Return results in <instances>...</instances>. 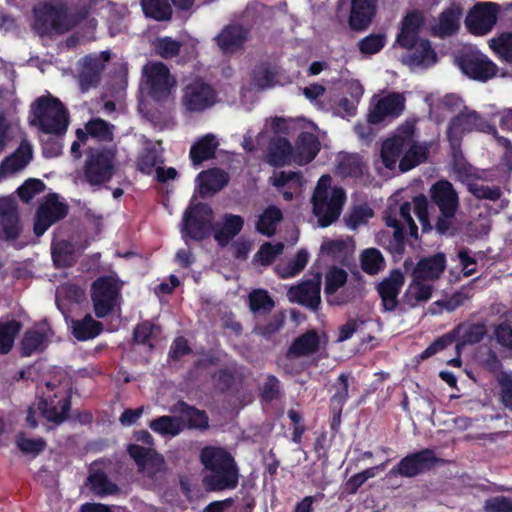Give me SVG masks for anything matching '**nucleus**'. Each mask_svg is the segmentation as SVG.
<instances>
[{
	"label": "nucleus",
	"instance_id": "obj_1",
	"mask_svg": "<svg viewBox=\"0 0 512 512\" xmlns=\"http://www.w3.org/2000/svg\"><path fill=\"white\" fill-rule=\"evenodd\" d=\"M331 176L322 175L313 191L312 212L320 227H328L338 220L346 201L343 188L331 185Z\"/></svg>",
	"mask_w": 512,
	"mask_h": 512
},
{
	"label": "nucleus",
	"instance_id": "obj_2",
	"mask_svg": "<svg viewBox=\"0 0 512 512\" xmlns=\"http://www.w3.org/2000/svg\"><path fill=\"white\" fill-rule=\"evenodd\" d=\"M422 22V16L419 13H409L405 17L401 32L397 37L400 46L414 49L412 55L407 57V62L410 65L428 66L435 62L436 55L429 41L418 38Z\"/></svg>",
	"mask_w": 512,
	"mask_h": 512
},
{
	"label": "nucleus",
	"instance_id": "obj_3",
	"mask_svg": "<svg viewBox=\"0 0 512 512\" xmlns=\"http://www.w3.org/2000/svg\"><path fill=\"white\" fill-rule=\"evenodd\" d=\"M31 124L46 134L62 135L68 127V114L56 98L40 97L32 105Z\"/></svg>",
	"mask_w": 512,
	"mask_h": 512
},
{
	"label": "nucleus",
	"instance_id": "obj_4",
	"mask_svg": "<svg viewBox=\"0 0 512 512\" xmlns=\"http://www.w3.org/2000/svg\"><path fill=\"white\" fill-rule=\"evenodd\" d=\"M43 399L39 402L38 408L30 407L28 409L26 421L32 428L37 426L36 413L39 412L48 421L54 423H61L67 417V412L70 407L67 391L64 388H59L57 392L52 393L56 385L51 382H46Z\"/></svg>",
	"mask_w": 512,
	"mask_h": 512
},
{
	"label": "nucleus",
	"instance_id": "obj_5",
	"mask_svg": "<svg viewBox=\"0 0 512 512\" xmlns=\"http://www.w3.org/2000/svg\"><path fill=\"white\" fill-rule=\"evenodd\" d=\"M430 198L435 204L443 219L437 223V229L445 232L448 229L447 219H452L459 208V197L453 185L447 180L434 183L429 191Z\"/></svg>",
	"mask_w": 512,
	"mask_h": 512
},
{
	"label": "nucleus",
	"instance_id": "obj_6",
	"mask_svg": "<svg viewBox=\"0 0 512 512\" xmlns=\"http://www.w3.org/2000/svg\"><path fill=\"white\" fill-rule=\"evenodd\" d=\"M120 284L113 276L98 278L91 287V299L98 318L107 316L117 305Z\"/></svg>",
	"mask_w": 512,
	"mask_h": 512
},
{
	"label": "nucleus",
	"instance_id": "obj_7",
	"mask_svg": "<svg viewBox=\"0 0 512 512\" xmlns=\"http://www.w3.org/2000/svg\"><path fill=\"white\" fill-rule=\"evenodd\" d=\"M471 131H481L497 135L496 129L483 117H481L476 111L465 107L452 119L448 127L447 134L451 145L453 147L458 145L461 136L465 132Z\"/></svg>",
	"mask_w": 512,
	"mask_h": 512
},
{
	"label": "nucleus",
	"instance_id": "obj_8",
	"mask_svg": "<svg viewBox=\"0 0 512 512\" xmlns=\"http://www.w3.org/2000/svg\"><path fill=\"white\" fill-rule=\"evenodd\" d=\"M213 211L203 203L189 206L182 219V237H190L195 240L203 239L211 224Z\"/></svg>",
	"mask_w": 512,
	"mask_h": 512
},
{
	"label": "nucleus",
	"instance_id": "obj_9",
	"mask_svg": "<svg viewBox=\"0 0 512 512\" xmlns=\"http://www.w3.org/2000/svg\"><path fill=\"white\" fill-rule=\"evenodd\" d=\"M144 85L148 93L156 100H162L174 87V79L168 68L160 62H150L143 67Z\"/></svg>",
	"mask_w": 512,
	"mask_h": 512
},
{
	"label": "nucleus",
	"instance_id": "obj_10",
	"mask_svg": "<svg viewBox=\"0 0 512 512\" xmlns=\"http://www.w3.org/2000/svg\"><path fill=\"white\" fill-rule=\"evenodd\" d=\"M499 13V5L493 2H481L469 11L465 18L467 29L476 36H484L492 31Z\"/></svg>",
	"mask_w": 512,
	"mask_h": 512
},
{
	"label": "nucleus",
	"instance_id": "obj_11",
	"mask_svg": "<svg viewBox=\"0 0 512 512\" xmlns=\"http://www.w3.org/2000/svg\"><path fill=\"white\" fill-rule=\"evenodd\" d=\"M461 71L469 78L485 82L497 73V66L485 54L471 50L459 60Z\"/></svg>",
	"mask_w": 512,
	"mask_h": 512
},
{
	"label": "nucleus",
	"instance_id": "obj_12",
	"mask_svg": "<svg viewBox=\"0 0 512 512\" xmlns=\"http://www.w3.org/2000/svg\"><path fill=\"white\" fill-rule=\"evenodd\" d=\"M115 155L110 150L92 152L86 162L85 178L91 185H99L111 179Z\"/></svg>",
	"mask_w": 512,
	"mask_h": 512
},
{
	"label": "nucleus",
	"instance_id": "obj_13",
	"mask_svg": "<svg viewBox=\"0 0 512 512\" xmlns=\"http://www.w3.org/2000/svg\"><path fill=\"white\" fill-rule=\"evenodd\" d=\"M67 210V205L59 201L57 195L46 196L37 210L34 224L35 234L37 236L43 235L51 225L66 216Z\"/></svg>",
	"mask_w": 512,
	"mask_h": 512
},
{
	"label": "nucleus",
	"instance_id": "obj_14",
	"mask_svg": "<svg viewBox=\"0 0 512 512\" xmlns=\"http://www.w3.org/2000/svg\"><path fill=\"white\" fill-rule=\"evenodd\" d=\"M437 458L430 449H424L404 457L397 466L390 471L391 475H400L403 477H415L422 472L429 470Z\"/></svg>",
	"mask_w": 512,
	"mask_h": 512
},
{
	"label": "nucleus",
	"instance_id": "obj_15",
	"mask_svg": "<svg viewBox=\"0 0 512 512\" xmlns=\"http://www.w3.org/2000/svg\"><path fill=\"white\" fill-rule=\"evenodd\" d=\"M373 101L374 104L368 116L372 124H377L388 117H398L405 107L404 96L397 92L374 97Z\"/></svg>",
	"mask_w": 512,
	"mask_h": 512
},
{
	"label": "nucleus",
	"instance_id": "obj_16",
	"mask_svg": "<svg viewBox=\"0 0 512 512\" xmlns=\"http://www.w3.org/2000/svg\"><path fill=\"white\" fill-rule=\"evenodd\" d=\"M215 102L213 89L201 82L195 81L189 84L182 97V104L188 111H203L211 107Z\"/></svg>",
	"mask_w": 512,
	"mask_h": 512
},
{
	"label": "nucleus",
	"instance_id": "obj_17",
	"mask_svg": "<svg viewBox=\"0 0 512 512\" xmlns=\"http://www.w3.org/2000/svg\"><path fill=\"white\" fill-rule=\"evenodd\" d=\"M320 287L321 277L317 274L312 279L291 287L287 292V297L290 302L316 309L321 301Z\"/></svg>",
	"mask_w": 512,
	"mask_h": 512
},
{
	"label": "nucleus",
	"instance_id": "obj_18",
	"mask_svg": "<svg viewBox=\"0 0 512 512\" xmlns=\"http://www.w3.org/2000/svg\"><path fill=\"white\" fill-rule=\"evenodd\" d=\"M411 134H413V127L408 125L382 144L381 157L387 168L393 169L395 167L399 156L409 145Z\"/></svg>",
	"mask_w": 512,
	"mask_h": 512
},
{
	"label": "nucleus",
	"instance_id": "obj_19",
	"mask_svg": "<svg viewBox=\"0 0 512 512\" xmlns=\"http://www.w3.org/2000/svg\"><path fill=\"white\" fill-rule=\"evenodd\" d=\"M238 479L237 467L204 469L203 484L210 491L234 489L238 485Z\"/></svg>",
	"mask_w": 512,
	"mask_h": 512
},
{
	"label": "nucleus",
	"instance_id": "obj_20",
	"mask_svg": "<svg viewBox=\"0 0 512 512\" xmlns=\"http://www.w3.org/2000/svg\"><path fill=\"white\" fill-rule=\"evenodd\" d=\"M32 157V145L28 141L22 140L17 150L2 161L0 165V178L21 172L30 163Z\"/></svg>",
	"mask_w": 512,
	"mask_h": 512
},
{
	"label": "nucleus",
	"instance_id": "obj_21",
	"mask_svg": "<svg viewBox=\"0 0 512 512\" xmlns=\"http://www.w3.org/2000/svg\"><path fill=\"white\" fill-rule=\"evenodd\" d=\"M321 149V143L317 136L308 131L299 134L294 150V162L296 165L304 166L315 159Z\"/></svg>",
	"mask_w": 512,
	"mask_h": 512
},
{
	"label": "nucleus",
	"instance_id": "obj_22",
	"mask_svg": "<svg viewBox=\"0 0 512 512\" xmlns=\"http://www.w3.org/2000/svg\"><path fill=\"white\" fill-rule=\"evenodd\" d=\"M129 454L136 461L139 469L148 476L156 475L163 469V457L151 448L130 445Z\"/></svg>",
	"mask_w": 512,
	"mask_h": 512
},
{
	"label": "nucleus",
	"instance_id": "obj_23",
	"mask_svg": "<svg viewBox=\"0 0 512 512\" xmlns=\"http://www.w3.org/2000/svg\"><path fill=\"white\" fill-rule=\"evenodd\" d=\"M266 160L275 167L295 164L293 145L285 137H275L270 141Z\"/></svg>",
	"mask_w": 512,
	"mask_h": 512
},
{
	"label": "nucleus",
	"instance_id": "obj_24",
	"mask_svg": "<svg viewBox=\"0 0 512 512\" xmlns=\"http://www.w3.org/2000/svg\"><path fill=\"white\" fill-rule=\"evenodd\" d=\"M19 233L16 202L12 198L0 199V237L15 238Z\"/></svg>",
	"mask_w": 512,
	"mask_h": 512
},
{
	"label": "nucleus",
	"instance_id": "obj_25",
	"mask_svg": "<svg viewBox=\"0 0 512 512\" xmlns=\"http://www.w3.org/2000/svg\"><path fill=\"white\" fill-rule=\"evenodd\" d=\"M444 269V255L438 254L420 260L412 272V277L433 284L443 273Z\"/></svg>",
	"mask_w": 512,
	"mask_h": 512
},
{
	"label": "nucleus",
	"instance_id": "obj_26",
	"mask_svg": "<svg viewBox=\"0 0 512 512\" xmlns=\"http://www.w3.org/2000/svg\"><path fill=\"white\" fill-rule=\"evenodd\" d=\"M247 39V31L238 25L225 27L215 38L216 43L224 54L239 50Z\"/></svg>",
	"mask_w": 512,
	"mask_h": 512
},
{
	"label": "nucleus",
	"instance_id": "obj_27",
	"mask_svg": "<svg viewBox=\"0 0 512 512\" xmlns=\"http://www.w3.org/2000/svg\"><path fill=\"white\" fill-rule=\"evenodd\" d=\"M46 21L57 31L65 32L74 27L80 18L70 12L65 5L45 7Z\"/></svg>",
	"mask_w": 512,
	"mask_h": 512
},
{
	"label": "nucleus",
	"instance_id": "obj_28",
	"mask_svg": "<svg viewBox=\"0 0 512 512\" xmlns=\"http://www.w3.org/2000/svg\"><path fill=\"white\" fill-rule=\"evenodd\" d=\"M403 283V274L400 271H393L388 278L378 285V292L386 310L391 311L396 307L397 296Z\"/></svg>",
	"mask_w": 512,
	"mask_h": 512
},
{
	"label": "nucleus",
	"instance_id": "obj_29",
	"mask_svg": "<svg viewBox=\"0 0 512 512\" xmlns=\"http://www.w3.org/2000/svg\"><path fill=\"white\" fill-rule=\"evenodd\" d=\"M375 0H351L350 26L362 30L370 23L375 8Z\"/></svg>",
	"mask_w": 512,
	"mask_h": 512
},
{
	"label": "nucleus",
	"instance_id": "obj_30",
	"mask_svg": "<svg viewBox=\"0 0 512 512\" xmlns=\"http://www.w3.org/2000/svg\"><path fill=\"white\" fill-rule=\"evenodd\" d=\"M204 469L237 467L233 457L223 448L205 447L200 454Z\"/></svg>",
	"mask_w": 512,
	"mask_h": 512
},
{
	"label": "nucleus",
	"instance_id": "obj_31",
	"mask_svg": "<svg viewBox=\"0 0 512 512\" xmlns=\"http://www.w3.org/2000/svg\"><path fill=\"white\" fill-rule=\"evenodd\" d=\"M461 16L460 7L452 5L440 14L438 22L432 28L433 33L439 37L452 35L459 28Z\"/></svg>",
	"mask_w": 512,
	"mask_h": 512
},
{
	"label": "nucleus",
	"instance_id": "obj_32",
	"mask_svg": "<svg viewBox=\"0 0 512 512\" xmlns=\"http://www.w3.org/2000/svg\"><path fill=\"white\" fill-rule=\"evenodd\" d=\"M244 220L239 215L226 214L222 225L214 226V238L220 245H226L243 228Z\"/></svg>",
	"mask_w": 512,
	"mask_h": 512
},
{
	"label": "nucleus",
	"instance_id": "obj_33",
	"mask_svg": "<svg viewBox=\"0 0 512 512\" xmlns=\"http://www.w3.org/2000/svg\"><path fill=\"white\" fill-rule=\"evenodd\" d=\"M433 290V284L412 277V281L406 289L404 299L408 305L415 307L427 302L431 298Z\"/></svg>",
	"mask_w": 512,
	"mask_h": 512
},
{
	"label": "nucleus",
	"instance_id": "obj_34",
	"mask_svg": "<svg viewBox=\"0 0 512 512\" xmlns=\"http://www.w3.org/2000/svg\"><path fill=\"white\" fill-rule=\"evenodd\" d=\"M319 347V337L315 331H308L294 340L287 352V358L293 359L315 353Z\"/></svg>",
	"mask_w": 512,
	"mask_h": 512
},
{
	"label": "nucleus",
	"instance_id": "obj_35",
	"mask_svg": "<svg viewBox=\"0 0 512 512\" xmlns=\"http://www.w3.org/2000/svg\"><path fill=\"white\" fill-rule=\"evenodd\" d=\"M413 134L409 136V145L405 149V154L399 162V168L406 172L424 162L427 159L429 148L425 144L413 143Z\"/></svg>",
	"mask_w": 512,
	"mask_h": 512
},
{
	"label": "nucleus",
	"instance_id": "obj_36",
	"mask_svg": "<svg viewBox=\"0 0 512 512\" xmlns=\"http://www.w3.org/2000/svg\"><path fill=\"white\" fill-rule=\"evenodd\" d=\"M347 281V273L345 270L331 267L325 276V288L324 293L327 297V301L330 304L340 305L344 301L339 300L336 296V291L341 288Z\"/></svg>",
	"mask_w": 512,
	"mask_h": 512
},
{
	"label": "nucleus",
	"instance_id": "obj_37",
	"mask_svg": "<svg viewBox=\"0 0 512 512\" xmlns=\"http://www.w3.org/2000/svg\"><path fill=\"white\" fill-rule=\"evenodd\" d=\"M73 336L79 341H86L97 337L102 331V324L87 314L82 319L72 320Z\"/></svg>",
	"mask_w": 512,
	"mask_h": 512
},
{
	"label": "nucleus",
	"instance_id": "obj_38",
	"mask_svg": "<svg viewBox=\"0 0 512 512\" xmlns=\"http://www.w3.org/2000/svg\"><path fill=\"white\" fill-rule=\"evenodd\" d=\"M218 147V142L213 134L203 136L190 150V157L195 165L212 158Z\"/></svg>",
	"mask_w": 512,
	"mask_h": 512
},
{
	"label": "nucleus",
	"instance_id": "obj_39",
	"mask_svg": "<svg viewBox=\"0 0 512 512\" xmlns=\"http://www.w3.org/2000/svg\"><path fill=\"white\" fill-rule=\"evenodd\" d=\"M198 180L200 182V193L202 195L215 193L226 185L227 174L223 170L213 169L201 172L198 175Z\"/></svg>",
	"mask_w": 512,
	"mask_h": 512
},
{
	"label": "nucleus",
	"instance_id": "obj_40",
	"mask_svg": "<svg viewBox=\"0 0 512 512\" xmlns=\"http://www.w3.org/2000/svg\"><path fill=\"white\" fill-rule=\"evenodd\" d=\"M282 217V212L278 207L269 206L258 215L255 228L263 235L272 236Z\"/></svg>",
	"mask_w": 512,
	"mask_h": 512
},
{
	"label": "nucleus",
	"instance_id": "obj_41",
	"mask_svg": "<svg viewBox=\"0 0 512 512\" xmlns=\"http://www.w3.org/2000/svg\"><path fill=\"white\" fill-rule=\"evenodd\" d=\"M149 427L163 436L174 437L183 430V421L178 416H161L150 422Z\"/></svg>",
	"mask_w": 512,
	"mask_h": 512
},
{
	"label": "nucleus",
	"instance_id": "obj_42",
	"mask_svg": "<svg viewBox=\"0 0 512 512\" xmlns=\"http://www.w3.org/2000/svg\"><path fill=\"white\" fill-rule=\"evenodd\" d=\"M272 130L280 135H288L295 132L298 128L316 130L317 126L304 119H285L275 117L270 121Z\"/></svg>",
	"mask_w": 512,
	"mask_h": 512
},
{
	"label": "nucleus",
	"instance_id": "obj_43",
	"mask_svg": "<svg viewBox=\"0 0 512 512\" xmlns=\"http://www.w3.org/2000/svg\"><path fill=\"white\" fill-rule=\"evenodd\" d=\"M84 69L79 76L80 88L83 92L97 85L101 65L99 61L93 57H85L83 60Z\"/></svg>",
	"mask_w": 512,
	"mask_h": 512
},
{
	"label": "nucleus",
	"instance_id": "obj_44",
	"mask_svg": "<svg viewBox=\"0 0 512 512\" xmlns=\"http://www.w3.org/2000/svg\"><path fill=\"white\" fill-rule=\"evenodd\" d=\"M488 45L496 56L503 62L512 63V33L503 32L492 37Z\"/></svg>",
	"mask_w": 512,
	"mask_h": 512
},
{
	"label": "nucleus",
	"instance_id": "obj_45",
	"mask_svg": "<svg viewBox=\"0 0 512 512\" xmlns=\"http://www.w3.org/2000/svg\"><path fill=\"white\" fill-rule=\"evenodd\" d=\"M309 254L306 250L301 249L297 252L295 258L284 264H278L275 267L276 273L281 278H291L299 274L307 265Z\"/></svg>",
	"mask_w": 512,
	"mask_h": 512
},
{
	"label": "nucleus",
	"instance_id": "obj_46",
	"mask_svg": "<svg viewBox=\"0 0 512 512\" xmlns=\"http://www.w3.org/2000/svg\"><path fill=\"white\" fill-rule=\"evenodd\" d=\"M52 257L56 266H69L75 260V248L67 240L54 241L52 244Z\"/></svg>",
	"mask_w": 512,
	"mask_h": 512
},
{
	"label": "nucleus",
	"instance_id": "obj_47",
	"mask_svg": "<svg viewBox=\"0 0 512 512\" xmlns=\"http://www.w3.org/2000/svg\"><path fill=\"white\" fill-rule=\"evenodd\" d=\"M361 268L370 275H375L384 269L385 260L383 255L376 248H368L361 253Z\"/></svg>",
	"mask_w": 512,
	"mask_h": 512
},
{
	"label": "nucleus",
	"instance_id": "obj_48",
	"mask_svg": "<svg viewBox=\"0 0 512 512\" xmlns=\"http://www.w3.org/2000/svg\"><path fill=\"white\" fill-rule=\"evenodd\" d=\"M270 183L278 188L287 187L294 191H301L304 185L302 176L299 172L280 171L275 172L269 179Z\"/></svg>",
	"mask_w": 512,
	"mask_h": 512
},
{
	"label": "nucleus",
	"instance_id": "obj_49",
	"mask_svg": "<svg viewBox=\"0 0 512 512\" xmlns=\"http://www.w3.org/2000/svg\"><path fill=\"white\" fill-rule=\"evenodd\" d=\"M179 418L183 421V428L189 426L192 428H206L208 420L204 412L187 406L184 403L179 404Z\"/></svg>",
	"mask_w": 512,
	"mask_h": 512
},
{
	"label": "nucleus",
	"instance_id": "obj_50",
	"mask_svg": "<svg viewBox=\"0 0 512 512\" xmlns=\"http://www.w3.org/2000/svg\"><path fill=\"white\" fill-rule=\"evenodd\" d=\"M363 163L358 155H342L339 157L336 172L342 177H358L363 173Z\"/></svg>",
	"mask_w": 512,
	"mask_h": 512
},
{
	"label": "nucleus",
	"instance_id": "obj_51",
	"mask_svg": "<svg viewBox=\"0 0 512 512\" xmlns=\"http://www.w3.org/2000/svg\"><path fill=\"white\" fill-rule=\"evenodd\" d=\"M20 329V323L15 320L0 322V353L6 354L10 351Z\"/></svg>",
	"mask_w": 512,
	"mask_h": 512
},
{
	"label": "nucleus",
	"instance_id": "obj_52",
	"mask_svg": "<svg viewBox=\"0 0 512 512\" xmlns=\"http://www.w3.org/2000/svg\"><path fill=\"white\" fill-rule=\"evenodd\" d=\"M46 335L38 330H29L22 340V354L30 356L32 353L42 351L46 346Z\"/></svg>",
	"mask_w": 512,
	"mask_h": 512
},
{
	"label": "nucleus",
	"instance_id": "obj_53",
	"mask_svg": "<svg viewBox=\"0 0 512 512\" xmlns=\"http://www.w3.org/2000/svg\"><path fill=\"white\" fill-rule=\"evenodd\" d=\"M19 133V122L14 117H7L0 112V152Z\"/></svg>",
	"mask_w": 512,
	"mask_h": 512
},
{
	"label": "nucleus",
	"instance_id": "obj_54",
	"mask_svg": "<svg viewBox=\"0 0 512 512\" xmlns=\"http://www.w3.org/2000/svg\"><path fill=\"white\" fill-rule=\"evenodd\" d=\"M142 8L146 16L155 20H167L171 15V8L167 0H143Z\"/></svg>",
	"mask_w": 512,
	"mask_h": 512
},
{
	"label": "nucleus",
	"instance_id": "obj_55",
	"mask_svg": "<svg viewBox=\"0 0 512 512\" xmlns=\"http://www.w3.org/2000/svg\"><path fill=\"white\" fill-rule=\"evenodd\" d=\"M283 249L284 244L281 242L276 244L269 242L264 243L254 255V261L263 266H268L276 259L277 256L282 254Z\"/></svg>",
	"mask_w": 512,
	"mask_h": 512
},
{
	"label": "nucleus",
	"instance_id": "obj_56",
	"mask_svg": "<svg viewBox=\"0 0 512 512\" xmlns=\"http://www.w3.org/2000/svg\"><path fill=\"white\" fill-rule=\"evenodd\" d=\"M374 216L373 210L368 205L354 207L345 217V222L350 229H357Z\"/></svg>",
	"mask_w": 512,
	"mask_h": 512
},
{
	"label": "nucleus",
	"instance_id": "obj_57",
	"mask_svg": "<svg viewBox=\"0 0 512 512\" xmlns=\"http://www.w3.org/2000/svg\"><path fill=\"white\" fill-rule=\"evenodd\" d=\"M91 490L99 496L111 495L117 492L118 488L110 482L104 474L95 473L89 477Z\"/></svg>",
	"mask_w": 512,
	"mask_h": 512
},
{
	"label": "nucleus",
	"instance_id": "obj_58",
	"mask_svg": "<svg viewBox=\"0 0 512 512\" xmlns=\"http://www.w3.org/2000/svg\"><path fill=\"white\" fill-rule=\"evenodd\" d=\"M467 187L469 192L478 199L495 201L501 197V190L497 186H487L477 182H469Z\"/></svg>",
	"mask_w": 512,
	"mask_h": 512
},
{
	"label": "nucleus",
	"instance_id": "obj_59",
	"mask_svg": "<svg viewBox=\"0 0 512 512\" xmlns=\"http://www.w3.org/2000/svg\"><path fill=\"white\" fill-rule=\"evenodd\" d=\"M348 386V377L341 374L335 384L336 392L331 398V405L335 411H342L343 405L349 396Z\"/></svg>",
	"mask_w": 512,
	"mask_h": 512
},
{
	"label": "nucleus",
	"instance_id": "obj_60",
	"mask_svg": "<svg viewBox=\"0 0 512 512\" xmlns=\"http://www.w3.org/2000/svg\"><path fill=\"white\" fill-rule=\"evenodd\" d=\"M16 446L26 454H38L43 451L46 443L42 438H27L24 434L20 433L15 439Z\"/></svg>",
	"mask_w": 512,
	"mask_h": 512
},
{
	"label": "nucleus",
	"instance_id": "obj_61",
	"mask_svg": "<svg viewBox=\"0 0 512 512\" xmlns=\"http://www.w3.org/2000/svg\"><path fill=\"white\" fill-rule=\"evenodd\" d=\"M45 189V184L39 180L30 178L26 180L19 188H18V195L19 197L25 201L28 202L32 198H34L36 195L42 193Z\"/></svg>",
	"mask_w": 512,
	"mask_h": 512
},
{
	"label": "nucleus",
	"instance_id": "obj_62",
	"mask_svg": "<svg viewBox=\"0 0 512 512\" xmlns=\"http://www.w3.org/2000/svg\"><path fill=\"white\" fill-rule=\"evenodd\" d=\"M250 308L253 312L269 311L274 306L273 300L263 290H256L250 293Z\"/></svg>",
	"mask_w": 512,
	"mask_h": 512
},
{
	"label": "nucleus",
	"instance_id": "obj_63",
	"mask_svg": "<svg viewBox=\"0 0 512 512\" xmlns=\"http://www.w3.org/2000/svg\"><path fill=\"white\" fill-rule=\"evenodd\" d=\"M112 127L102 119H94L90 121L86 130L91 136L100 140H111L112 139Z\"/></svg>",
	"mask_w": 512,
	"mask_h": 512
},
{
	"label": "nucleus",
	"instance_id": "obj_64",
	"mask_svg": "<svg viewBox=\"0 0 512 512\" xmlns=\"http://www.w3.org/2000/svg\"><path fill=\"white\" fill-rule=\"evenodd\" d=\"M485 512H512V498L495 496L487 499L483 506Z\"/></svg>",
	"mask_w": 512,
	"mask_h": 512
}]
</instances>
